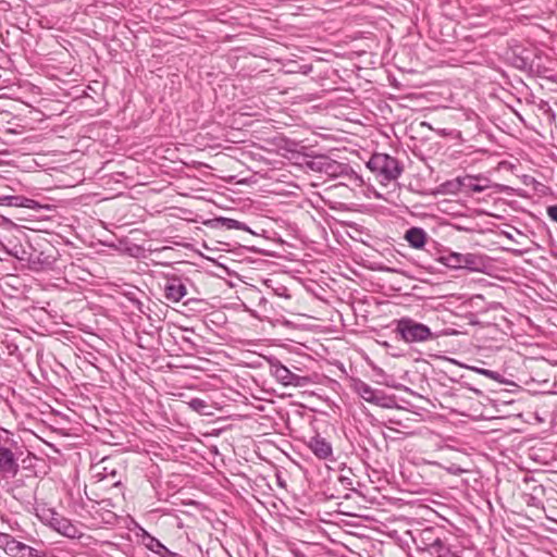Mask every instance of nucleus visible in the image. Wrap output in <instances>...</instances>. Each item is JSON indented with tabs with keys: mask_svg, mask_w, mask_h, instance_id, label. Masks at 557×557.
<instances>
[{
	"mask_svg": "<svg viewBox=\"0 0 557 557\" xmlns=\"http://www.w3.org/2000/svg\"><path fill=\"white\" fill-rule=\"evenodd\" d=\"M405 239L412 248L421 249L426 242V233L420 227H411L405 234Z\"/></svg>",
	"mask_w": 557,
	"mask_h": 557,
	"instance_id": "f8f14e48",
	"label": "nucleus"
},
{
	"mask_svg": "<svg viewBox=\"0 0 557 557\" xmlns=\"http://www.w3.org/2000/svg\"><path fill=\"white\" fill-rule=\"evenodd\" d=\"M395 331L400 338L408 344L423 343L433 337L428 325L416 322L410 318H401L398 320Z\"/></svg>",
	"mask_w": 557,
	"mask_h": 557,
	"instance_id": "f257e3e1",
	"label": "nucleus"
},
{
	"mask_svg": "<svg viewBox=\"0 0 557 557\" xmlns=\"http://www.w3.org/2000/svg\"><path fill=\"white\" fill-rule=\"evenodd\" d=\"M213 223L218 226H222V227H225L227 230H243V231H247L248 227L237 221V220H234V219H230V218H224V216H220V218H216L213 220Z\"/></svg>",
	"mask_w": 557,
	"mask_h": 557,
	"instance_id": "4468645a",
	"label": "nucleus"
},
{
	"mask_svg": "<svg viewBox=\"0 0 557 557\" xmlns=\"http://www.w3.org/2000/svg\"><path fill=\"white\" fill-rule=\"evenodd\" d=\"M20 470L15 454L8 447L0 445V476L2 479L14 478Z\"/></svg>",
	"mask_w": 557,
	"mask_h": 557,
	"instance_id": "423d86ee",
	"label": "nucleus"
},
{
	"mask_svg": "<svg viewBox=\"0 0 557 557\" xmlns=\"http://www.w3.org/2000/svg\"><path fill=\"white\" fill-rule=\"evenodd\" d=\"M148 542L146 543V547L150 549L151 552L160 555L165 556L169 553V549L157 539L152 537L151 535L147 534L145 532Z\"/></svg>",
	"mask_w": 557,
	"mask_h": 557,
	"instance_id": "2eb2a0df",
	"label": "nucleus"
},
{
	"mask_svg": "<svg viewBox=\"0 0 557 557\" xmlns=\"http://www.w3.org/2000/svg\"><path fill=\"white\" fill-rule=\"evenodd\" d=\"M447 470H448V472L454 473V474L461 472V470L455 466L448 468Z\"/></svg>",
	"mask_w": 557,
	"mask_h": 557,
	"instance_id": "b1692460",
	"label": "nucleus"
},
{
	"mask_svg": "<svg viewBox=\"0 0 557 557\" xmlns=\"http://www.w3.org/2000/svg\"><path fill=\"white\" fill-rule=\"evenodd\" d=\"M481 374L484 375L485 377H488V379H492V380H496L498 374L492 370H488V369H483L481 371Z\"/></svg>",
	"mask_w": 557,
	"mask_h": 557,
	"instance_id": "412c9836",
	"label": "nucleus"
},
{
	"mask_svg": "<svg viewBox=\"0 0 557 557\" xmlns=\"http://www.w3.org/2000/svg\"><path fill=\"white\" fill-rule=\"evenodd\" d=\"M371 172L377 174H399L401 169L398 161L386 153H374L367 162Z\"/></svg>",
	"mask_w": 557,
	"mask_h": 557,
	"instance_id": "39448f33",
	"label": "nucleus"
},
{
	"mask_svg": "<svg viewBox=\"0 0 557 557\" xmlns=\"http://www.w3.org/2000/svg\"><path fill=\"white\" fill-rule=\"evenodd\" d=\"M308 446L311 451L320 459H327L332 456L333 449L331 444L319 435L313 436L309 441Z\"/></svg>",
	"mask_w": 557,
	"mask_h": 557,
	"instance_id": "9d476101",
	"label": "nucleus"
},
{
	"mask_svg": "<svg viewBox=\"0 0 557 557\" xmlns=\"http://www.w3.org/2000/svg\"><path fill=\"white\" fill-rule=\"evenodd\" d=\"M441 262L451 269L479 270L480 258L473 253L448 252L441 257Z\"/></svg>",
	"mask_w": 557,
	"mask_h": 557,
	"instance_id": "7ed1b4c3",
	"label": "nucleus"
},
{
	"mask_svg": "<svg viewBox=\"0 0 557 557\" xmlns=\"http://www.w3.org/2000/svg\"><path fill=\"white\" fill-rule=\"evenodd\" d=\"M25 544L13 539L7 531H0V548L10 557H18Z\"/></svg>",
	"mask_w": 557,
	"mask_h": 557,
	"instance_id": "6e6552de",
	"label": "nucleus"
},
{
	"mask_svg": "<svg viewBox=\"0 0 557 557\" xmlns=\"http://www.w3.org/2000/svg\"><path fill=\"white\" fill-rule=\"evenodd\" d=\"M481 374L484 375L485 377H488V379H492V380H496L498 374L492 370H488V369H483L481 371Z\"/></svg>",
	"mask_w": 557,
	"mask_h": 557,
	"instance_id": "4be33fe9",
	"label": "nucleus"
},
{
	"mask_svg": "<svg viewBox=\"0 0 557 557\" xmlns=\"http://www.w3.org/2000/svg\"><path fill=\"white\" fill-rule=\"evenodd\" d=\"M4 200H8L9 205H11V206L26 207V208H30L29 203L33 202V200L23 199L20 197H4Z\"/></svg>",
	"mask_w": 557,
	"mask_h": 557,
	"instance_id": "f3484780",
	"label": "nucleus"
},
{
	"mask_svg": "<svg viewBox=\"0 0 557 557\" xmlns=\"http://www.w3.org/2000/svg\"><path fill=\"white\" fill-rule=\"evenodd\" d=\"M189 406L194 410L199 411V412L203 411L207 408L206 401L202 400V399H199V398L191 399L190 403H189Z\"/></svg>",
	"mask_w": 557,
	"mask_h": 557,
	"instance_id": "6ab92c4d",
	"label": "nucleus"
},
{
	"mask_svg": "<svg viewBox=\"0 0 557 557\" xmlns=\"http://www.w3.org/2000/svg\"><path fill=\"white\" fill-rule=\"evenodd\" d=\"M270 372L277 382L285 386L301 387L308 383V379L293 373L288 368L278 360L270 361Z\"/></svg>",
	"mask_w": 557,
	"mask_h": 557,
	"instance_id": "20e7f679",
	"label": "nucleus"
},
{
	"mask_svg": "<svg viewBox=\"0 0 557 557\" xmlns=\"http://www.w3.org/2000/svg\"><path fill=\"white\" fill-rule=\"evenodd\" d=\"M18 557H42L39 552L28 545L22 547V552Z\"/></svg>",
	"mask_w": 557,
	"mask_h": 557,
	"instance_id": "a211bd4d",
	"label": "nucleus"
},
{
	"mask_svg": "<svg viewBox=\"0 0 557 557\" xmlns=\"http://www.w3.org/2000/svg\"><path fill=\"white\" fill-rule=\"evenodd\" d=\"M396 176H389V175H386L385 178L389 180V178H395Z\"/></svg>",
	"mask_w": 557,
	"mask_h": 557,
	"instance_id": "bb28decb",
	"label": "nucleus"
},
{
	"mask_svg": "<svg viewBox=\"0 0 557 557\" xmlns=\"http://www.w3.org/2000/svg\"><path fill=\"white\" fill-rule=\"evenodd\" d=\"M357 392L360 395L361 398H363L366 401H370V399L373 397V394L376 389L372 388L370 385L366 383H359L357 385Z\"/></svg>",
	"mask_w": 557,
	"mask_h": 557,
	"instance_id": "dca6fc26",
	"label": "nucleus"
},
{
	"mask_svg": "<svg viewBox=\"0 0 557 557\" xmlns=\"http://www.w3.org/2000/svg\"><path fill=\"white\" fill-rule=\"evenodd\" d=\"M471 370H473L474 372L481 374V371L483 370L482 368H475V367H472Z\"/></svg>",
	"mask_w": 557,
	"mask_h": 557,
	"instance_id": "393cba45",
	"label": "nucleus"
},
{
	"mask_svg": "<svg viewBox=\"0 0 557 557\" xmlns=\"http://www.w3.org/2000/svg\"><path fill=\"white\" fill-rule=\"evenodd\" d=\"M369 403L383 408H392L395 405V398L393 396L385 395V393L382 391L376 389Z\"/></svg>",
	"mask_w": 557,
	"mask_h": 557,
	"instance_id": "ddd939ff",
	"label": "nucleus"
},
{
	"mask_svg": "<svg viewBox=\"0 0 557 557\" xmlns=\"http://www.w3.org/2000/svg\"><path fill=\"white\" fill-rule=\"evenodd\" d=\"M458 182L473 193H481L488 187L487 180L480 176H458Z\"/></svg>",
	"mask_w": 557,
	"mask_h": 557,
	"instance_id": "9b49d317",
	"label": "nucleus"
},
{
	"mask_svg": "<svg viewBox=\"0 0 557 557\" xmlns=\"http://www.w3.org/2000/svg\"><path fill=\"white\" fill-rule=\"evenodd\" d=\"M187 294V288L181 280L169 281L164 287V296L168 300L178 302Z\"/></svg>",
	"mask_w": 557,
	"mask_h": 557,
	"instance_id": "1a4fd4ad",
	"label": "nucleus"
},
{
	"mask_svg": "<svg viewBox=\"0 0 557 557\" xmlns=\"http://www.w3.org/2000/svg\"><path fill=\"white\" fill-rule=\"evenodd\" d=\"M48 517L46 512L44 511L41 515L38 513V517L49 523L55 531L59 533L67 536V537H75L77 534L76 528L70 523L69 520L63 519L58 513L50 511Z\"/></svg>",
	"mask_w": 557,
	"mask_h": 557,
	"instance_id": "0eeeda50",
	"label": "nucleus"
},
{
	"mask_svg": "<svg viewBox=\"0 0 557 557\" xmlns=\"http://www.w3.org/2000/svg\"><path fill=\"white\" fill-rule=\"evenodd\" d=\"M9 529H10L11 531H14V530H15L14 525H12V524H10V525H9Z\"/></svg>",
	"mask_w": 557,
	"mask_h": 557,
	"instance_id": "a878e982",
	"label": "nucleus"
},
{
	"mask_svg": "<svg viewBox=\"0 0 557 557\" xmlns=\"http://www.w3.org/2000/svg\"><path fill=\"white\" fill-rule=\"evenodd\" d=\"M547 215L550 218V220L557 222V205L547 208Z\"/></svg>",
	"mask_w": 557,
	"mask_h": 557,
	"instance_id": "aec40b11",
	"label": "nucleus"
},
{
	"mask_svg": "<svg viewBox=\"0 0 557 557\" xmlns=\"http://www.w3.org/2000/svg\"><path fill=\"white\" fill-rule=\"evenodd\" d=\"M437 557H460L457 553L446 548L443 549Z\"/></svg>",
	"mask_w": 557,
	"mask_h": 557,
	"instance_id": "5701e85b",
	"label": "nucleus"
},
{
	"mask_svg": "<svg viewBox=\"0 0 557 557\" xmlns=\"http://www.w3.org/2000/svg\"><path fill=\"white\" fill-rule=\"evenodd\" d=\"M300 159L298 165L305 171L309 170L324 174H347L343 164L324 154H304Z\"/></svg>",
	"mask_w": 557,
	"mask_h": 557,
	"instance_id": "f03ea898",
	"label": "nucleus"
}]
</instances>
